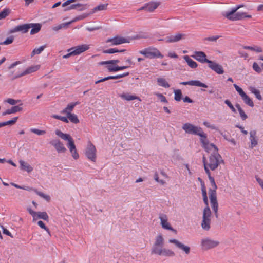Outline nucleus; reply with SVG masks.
<instances>
[{
	"mask_svg": "<svg viewBox=\"0 0 263 263\" xmlns=\"http://www.w3.org/2000/svg\"><path fill=\"white\" fill-rule=\"evenodd\" d=\"M192 57L201 63H208L210 61L206 59V55L202 51H195Z\"/></svg>",
	"mask_w": 263,
	"mask_h": 263,
	"instance_id": "dca6fc26",
	"label": "nucleus"
},
{
	"mask_svg": "<svg viewBox=\"0 0 263 263\" xmlns=\"http://www.w3.org/2000/svg\"><path fill=\"white\" fill-rule=\"evenodd\" d=\"M160 3L156 2H151L146 4V11L149 12H153L154 10L157 9Z\"/></svg>",
	"mask_w": 263,
	"mask_h": 263,
	"instance_id": "b1692460",
	"label": "nucleus"
},
{
	"mask_svg": "<svg viewBox=\"0 0 263 263\" xmlns=\"http://www.w3.org/2000/svg\"><path fill=\"white\" fill-rule=\"evenodd\" d=\"M203 124L208 128H209L212 129L217 130L218 128L214 124H211L208 122H204Z\"/></svg>",
	"mask_w": 263,
	"mask_h": 263,
	"instance_id": "680f3d73",
	"label": "nucleus"
},
{
	"mask_svg": "<svg viewBox=\"0 0 263 263\" xmlns=\"http://www.w3.org/2000/svg\"><path fill=\"white\" fill-rule=\"evenodd\" d=\"M11 12L9 8H5L0 12V20L6 18Z\"/></svg>",
	"mask_w": 263,
	"mask_h": 263,
	"instance_id": "37998d69",
	"label": "nucleus"
},
{
	"mask_svg": "<svg viewBox=\"0 0 263 263\" xmlns=\"http://www.w3.org/2000/svg\"><path fill=\"white\" fill-rule=\"evenodd\" d=\"M211 220L202 219L201 227L202 229L206 231H208L211 229Z\"/></svg>",
	"mask_w": 263,
	"mask_h": 263,
	"instance_id": "c756f323",
	"label": "nucleus"
},
{
	"mask_svg": "<svg viewBox=\"0 0 263 263\" xmlns=\"http://www.w3.org/2000/svg\"><path fill=\"white\" fill-rule=\"evenodd\" d=\"M29 25L30 28H32L30 31L31 34H34L41 30V25L40 24L30 23L29 24Z\"/></svg>",
	"mask_w": 263,
	"mask_h": 263,
	"instance_id": "2f4dec72",
	"label": "nucleus"
},
{
	"mask_svg": "<svg viewBox=\"0 0 263 263\" xmlns=\"http://www.w3.org/2000/svg\"><path fill=\"white\" fill-rule=\"evenodd\" d=\"M107 6H108V4H100V5L97 6V7H95L92 10L91 13H95L99 11H102V10H106L107 9Z\"/></svg>",
	"mask_w": 263,
	"mask_h": 263,
	"instance_id": "e433bc0d",
	"label": "nucleus"
},
{
	"mask_svg": "<svg viewBox=\"0 0 263 263\" xmlns=\"http://www.w3.org/2000/svg\"><path fill=\"white\" fill-rule=\"evenodd\" d=\"M19 31H21L23 33H26L28 32V29L30 28L29 24H23L18 26Z\"/></svg>",
	"mask_w": 263,
	"mask_h": 263,
	"instance_id": "a18cd8bd",
	"label": "nucleus"
},
{
	"mask_svg": "<svg viewBox=\"0 0 263 263\" xmlns=\"http://www.w3.org/2000/svg\"><path fill=\"white\" fill-rule=\"evenodd\" d=\"M221 156L218 153L214 154H211L209 159L207 160L204 156L203 157V162L205 172L208 175L209 179L210 177H212L210 175V170L212 171L215 170L217 168L220 163L222 162Z\"/></svg>",
	"mask_w": 263,
	"mask_h": 263,
	"instance_id": "f257e3e1",
	"label": "nucleus"
},
{
	"mask_svg": "<svg viewBox=\"0 0 263 263\" xmlns=\"http://www.w3.org/2000/svg\"><path fill=\"white\" fill-rule=\"evenodd\" d=\"M223 15L232 21L241 20L244 18L245 12H236V9H231L223 14Z\"/></svg>",
	"mask_w": 263,
	"mask_h": 263,
	"instance_id": "1a4fd4ad",
	"label": "nucleus"
},
{
	"mask_svg": "<svg viewBox=\"0 0 263 263\" xmlns=\"http://www.w3.org/2000/svg\"><path fill=\"white\" fill-rule=\"evenodd\" d=\"M154 95L156 96L160 100L161 102H164L167 103V101L165 98L162 94L158 93V92H155Z\"/></svg>",
	"mask_w": 263,
	"mask_h": 263,
	"instance_id": "864d4df0",
	"label": "nucleus"
},
{
	"mask_svg": "<svg viewBox=\"0 0 263 263\" xmlns=\"http://www.w3.org/2000/svg\"><path fill=\"white\" fill-rule=\"evenodd\" d=\"M191 86H195L203 87V88L208 87V86L205 84L203 83L198 80H192L191 81Z\"/></svg>",
	"mask_w": 263,
	"mask_h": 263,
	"instance_id": "79ce46f5",
	"label": "nucleus"
},
{
	"mask_svg": "<svg viewBox=\"0 0 263 263\" xmlns=\"http://www.w3.org/2000/svg\"><path fill=\"white\" fill-rule=\"evenodd\" d=\"M249 90L252 93H253L255 96L256 98L258 100H261L262 99L260 93V91L259 90L257 89L254 87H250Z\"/></svg>",
	"mask_w": 263,
	"mask_h": 263,
	"instance_id": "c9c22d12",
	"label": "nucleus"
},
{
	"mask_svg": "<svg viewBox=\"0 0 263 263\" xmlns=\"http://www.w3.org/2000/svg\"><path fill=\"white\" fill-rule=\"evenodd\" d=\"M159 218L160 220V224L162 228L176 232V230L171 227L170 223L168 222L167 215L164 214H161L159 215Z\"/></svg>",
	"mask_w": 263,
	"mask_h": 263,
	"instance_id": "f8f14e48",
	"label": "nucleus"
},
{
	"mask_svg": "<svg viewBox=\"0 0 263 263\" xmlns=\"http://www.w3.org/2000/svg\"><path fill=\"white\" fill-rule=\"evenodd\" d=\"M13 37L10 36L8 37L3 43L1 44L8 45L12 43L13 41Z\"/></svg>",
	"mask_w": 263,
	"mask_h": 263,
	"instance_id": "774afa93",
	"label": "nucleus"
},
{
	"mask_svg": "<svg viewBox=\"0 0 263 263\" xmlns=\"http://www.w3.org/2000/svg\"><path fill=\"white\" fill-rule=\"evenodd\" d=\"M66 27V23H63L60 24H58L52 27V30L57 31L60 29H63Z\"/></svg>",
	"mask_w": 263,
	"mask_h": 263,
	"instance_id": "603ef678",
	"label": "nucleus"
},
{
	"mask_svg": "<svg viewBox=\"0 0 263 263\" xmlns=\"http://www.w3.org/2000/svg\"><path fill=\"white\" fill-rule=\"evenodd\" d=\"M106 68L109 71H116L117 66L112 64H106Z\"/></svg>",
	"mask_w": 263,
	"mask_h": 263,
	"instance_id": "338daca9",
	"label": "nucleus"
},
{
	"mask_svg": "<svg viewBox=\"0 0 263 263\" xmlns=\"http://www.w3.org/2000/svg\"><path fill=\"white\" fill-rule=\"evenodd\" d=\"M185 36L184 34L182 33H176L174 35H170L165 37L164 40L166 43H175L177 42ZM159 41H163V39H160Z\"/></svg>",
	"mask_w": 263,
	"mask_h": 263,
	"instance_id": "4468645a",
	"label": "nucleus"
},
{
	"mask_svg": "<svg viewBox=\"0 0 263 263\" xmlns=\"http://www.w3.org/2000/svg\"><path fill=\"white\" fill-rule=\"evenodd\" d=\"M118 79V77H117V76H109V77H105L103 79H100L99 80H98L97 81H96L95 82L96 84H98L99 83H100V82H103L105 81H106V80H109V79Z\"/></svg>",
	"mask_w": 263,
	"mask_h": 263,
	"instance_id": "5fc2aeb1",
	"label": "nucleus"
},
{
	"mask_svg": "<svg viewBox=\"0 0 263 263\" xmlns=\"http://www.w3.org/2000/svg\"><path fill=\"white\" fill-rule=\"evenodd\" d=\"M182 129L187 134H194L199 136L200 137H204L205 133L200 127L196 126L189 123H186L182 125Z\"/></svg>",
	"mask_w": 263,
	"mask_h": 263,
	"instance_id": "39448f33",
	"label": "nucleus"
},
{
	"mask_svg": "<svg viewBox=\"0 0 263 263\" xmlns=\"http://www.w3.org/2000/svg\"><path fill=\"white\" fill-rule=\"evenodd\" d=\"M183 59L191 68H196L197 67V63L191 59L189 56L185 55L183 57Z\"/></svg>",
	"mask_w": 263,
	"mask_h": 263,
	"instance_id": "cd10ccee",
	"label": "nucleus"
},
{
	"mask_svg": "<svg viewBox=\"0 0 263 263\" xmlns=\"http://www.w3.org/2000/svg\"><path fill=\"white\" fill-rule=\"evenodd\" d=\"M220 245L219 240L211 238L209 237H204L201 240L200 246L204 251L213 249L217 248Z\"/></svg>",
	"mask_w": 263,
	"mask_h": 263,
	"instance_id": "7ed1b4c3",
	"label": "nucleus"
},
{
	"mask_svg": "<svg viewBox=\"0 0 263 263\" xmlns=\"http://www.w3.org/2000/svg\"><path fill=\"white\" fill-rule=\"evenodd\" d=\"M37 218H41L45 220H48V216L45 212H36L34 217L33 218V221H35Z\"/></svg>",
	"mask_w": 263,
	"mask_h": 263,
	"instance_id": "393cba45",
	"label": "nucleus"
},
{
	"mask_svg": "<svg viewBox=\"0 0 263 263\" xmlns=\"http://www.w3.org/2000/svg\"><path fill=\"white\" fill-rule=\"evenodd\" d=\"M236 90L238 92L244 102L251 107L254 106L252 99L243 91V90L236 84H234Z\"/></svg>",
	"mask_w": 263,
	"mask_h": 263,
	"instance_id": "9b49d317",
	"label": "nucleus"
},
{
	"mask_svg": "<svg viewBox=\"0 0 263 263\" xmlns=\"http://www.w3.org/2000/svg\"><path fill=\"white\" fill-rule=\"evenodd\" d=\"M220 37L219 35H215L206 37L204 40L209 42H216Z\"/></svg>",
	"mask_w": 263,
	"mask_h": 263,
	"instance_id": "4d7b16f0",
	"label": "nucleus"
},
{
	"mask_svg": "<svg viewBox=\"0 0 263 263\" xmlns=\"http://www.w3.org/2000/svg\"><path fill=\"white\" fill-rule=\"evenodd\" d=\"M22 110V108L20 106H15L12 107L11 109L6 110L5 112H3L2 115L5 116L11 114L20 112Z\"/></svg>",
	"mask_w": 263,
	"mask_h": 263,
	"instance_id": "a878e982",
	"label": "nucleus"
},
{
	"mask_svg": "<svg viewBox=\"0 0 263 263\" xmlns=\"http://www.w3.org/2000/svg\"><path fill=\"white\" fill-rule=\"evenodd\" d=\"M30 131L37 135H42L46 133L45 130H40L36 128H31Z\"/></svg>",
	"mask_w": 263,
	"mask_h": 263,
	"instance_id": "6e6d98bb",
	"label": "nucleus"
},
{
	"mask_svg": "<svg viewBox=\"0 0 263 263\" xmlns=\"http://www.w3.org/2000/svg\"><path fill=\"white\" fill-rule=\"evenodd\" d=\"M78 104H79V102H75L68 104L67 105V111L71 112L73 110L74 107Z\"/></svg>",
	"mask_w": 263,
	"mask_h": 263,
	"instance_id": "3c124183",
	"label": "nucleus"
},
{
	"mask_svg": "<svg viewBox=\"0 0 263 263\" xmlns=\"http://www.w3.org/2000/svg\"><path fill=\"white\" fill-rule=\"evenodd\" d=\"M224 103L230 107V108L233 112H236V109L234 108V106L229 100H226Z\"/></svg>",
	"mask_w": 263,
	"mask_h": 263,
	"instance_id": "bf43d9fd",
	"label": "nucleus"
},
{
	"mask_svg": "<svg viewBox=\"0 0 263 263\" xmlns=\"http://www.w3.org/2000/svg\"><path fill=\"white\" fill-rule=\"evenodd\" d=\"M89 48V45L86 44L73 47L67 50V58L70 56L79 55L87 50Z\"/></svg>",
	"mask_w": 263,
	"mask_h": 263,
	"instance_id": "423d86ee",
	"label": "nucleus"
},
{
	"mask_svg": "<svg viewBox=\"0 0 263 263\" xmlns=\"http://www.w3.org/2000/svg\"><path fill=\"white\" fill-rule=\"evenodd\" d=\"M210 182L211 184V187L209 189V194L210 196V202L212 208L213 209V211L215 212V216L216 217H217L218 205L217 201L216 192L217 187L213 177H210Z\"/></svg>",
	"mask_w": 263,
	"mask_h": 263,
	"instance_id": "f03ea898",
	"label": "nucleus"
},
{
	"mask_svg": "<svg viewBox=\"0 0 263 263\" xmlns=\"http://www.w3.org/2000/svg\"><path fill=\"white\" fill-rule=\"evenodd\" d=\"M5 102L8 103L10 105H14L21 102V101L20 100H14L13 99L9 98L6 100Z\"/></svg>",
	"mask_w": 263,
	"mask_h": 263,
	"instance_id": "13d9d810",
	"label": "nucleus"
},
{
	"mask_svg": "<svg viewBox=\"0 0 263 263\" xmlns=\"http://www.w3.org/2000/svg\"><path fill=\"white\" fill-rule=\"evenodd\" d=\"M212 213L211 210L208 205L204 209L202 219L211 220Z\"/></svg>",
	"mask_w": 263,
	"mask_h": 263,
	"instance_id": "7c9ffc66",
	"label": "nucleus"
},
{
	"mask_svg": "<svg viewBox=\"0 0 263 263\" xmlns=\"http://www.w3.org/2000/svg\"><path fill=\"white\" fill-rule=\"evenodd\" d=\"M175 97L174 99L177 101H179L181 100L182 98V93L180 89L175 90H174Z\"/></svg>",
	"mask_w": 263,
	"mask_h": 263,
	"instance_id": "de8ad7c7",
	"label": "nucleus"
},
{
	"mask_svg": "<svg viewBox=\"0 0 263 263\" xmlns=\"http://www.w3.org/2000/svg\"><path fill=\"white\" fill-rule=\"evenodd\" d=\"M253 69L258 73H260L261 71V68L258 65V64L256 62H254L253 64Z\"/></svg>",
	"mask_w": 263,
	"mask_h": 263,
	"instance_id": "69168bd1",
	"label": "nucleus"
},
{
	"mask_svg": "<svg viewBox=\"0 0 263 263\" xmlns=\"http://www.w3.org/2000/svg\"><path fill=\"white\" fill-rule=\"evenodd\" d=\"M119 96L122 99H124L128 101H132L136 99L139 100V101H141V99L139 97L135 95H131L129 93H123L120 95Z\"/></svg>",
	"mask_w": 263,
	"mask_h": 263,
	"instance_id": "412c9836",
	"label": "nucleus"
},
{
	"mask_svg": "<svg viewBox=\"0 0 263 263\" xmlns=\"http://www.w3.org/2000/svg\"><path fill=\"white\" fill-rule=\"evenodd\" d=\"M18 119V117H14L12 120L0 123V128L6 125H12L14 124Z\"/></svg>",
	"mask_w": 263,
	"mask_h": 263,
	"instance_id": "58836bf2",
	"label": "nucleus"
},
{
	"mask_svg": "<svg viewBox=\"0 0 263 263\" xmlns=\"http://www.w3.org/2000/svg\"><path fill=\"white\" fill-rule=\"evenodd\" d=\"M236 107L237 108V109H238V111L239 112L240 116L241 119L242 120H245L248 118V116L245 114V112H244L243 109L241 108V107H240V105L238 104H237L236 105Z\"/></svg>",
	"mask_w": 263,
	"mask_h": 263,
	"instance_id": "a19ab883",
	"label": "nucleus"
},
{
	"mask_svg": "<svg viewBox=\"0 0 263 263\" xmlns=\"http://www.w3.org/2000/svg\"><path fill=\"white\" fill-rule=\"evenodd\" d=\"M160 256H164L166 257H172L175 255V253L171 250L163 248L160 254Z\"/></svg>",
	"mask_w": 263,
	"mask_h": 263,
	"instance_id": "c85d7f7f",
	"label": "nucleus"
},
{
	"mask_svg": "<svg viewBox=\"0 0 263 263\" xmlns=\"http://www.w3.org/2000/svg\"><path fill=\"white\" fill-rule=\"evenodd\" d=\"M163 248V246H153L152 249V253L159 255Z\"/></svg>",
	"mask_w": 263,
	"mask_h": 263,
	"instance_id": "ea45409f",
	"label": "nucleus"
},
{
	"mask_svg": "<svg viewBox=\"0 0 263 263\" xmlns=\"http://www.w3.org/2000/svg\"><path fill=\"white\" fill-rule=\"evenodd\" d=\"M170 243L174 244L175 247L181 250L185 255H189L191 253V247L185 245L181 241L176 239H170L168 240Z\"/></svg>",
	"mask_w": 263,
	"mask_h": 263,
	"instance_id": "9d476101",
	"label": "nucleus"
},
{
	"mask_svg": "<svg viewBox=\"0 0 263 263\" xmlns=\"http://www.w3.org/2000/svg\"><path fill=\"white\" fill-rule=\"evenodd\" d=\"M124 51H125L124 49L118 50L116 49V48H110V49H108L107 50L104 51L103 52L105 53L111 54V53H116V52H124Z\"/></svg>",
	"mask_w": 263,
	"mask_h": 263,
	"instance_id": "09e8293b",
	"label": "nucleus"
},
{
	"mask_svg": "<svg viewBox=\"0 0 263 263\" xmlns=\"http://www.w3.org/2000/svg\"><path fill=\"white\" fill-rule=\"evenodd\" d=\"M157 84L159 86L164 88L170 87V85L166 80L163 78H158L157 79Z\"/></svg>",
	"mask_w": 263,
	"mask_h": 263,
	"instance_id": "72a5a7b5",
	"label": "nucleus"
},
{
	"mask_svg": "<svg viewBox=\"0 0 263 263\" xmlns=\"http://www.w3.org/2000/svg\"><path fill=\"white\" fill-rule=\"evenodd\" d=\"M202 193L203 196V199L206 205H208V199L206 195V192L204 187L202 188Z\"/></svg>",
	"mask_w": 263,
	"mask_h": 263,
	"instance_id": "8fccbe9b",
	"label": "nucleus"
},
{
	"mask_svg": "<svg viewBox=\"0 0 263 263\" xmlns=\"http://www.w3.org/2000/svg\"><path fill=\"white\" fill-rule=\"evenodd\" d=\"M55 134L59 137H60L61 139L63 140H66V134L63 133L62 132H61L59 129H57L55 132Z\"/></svg>",
	"mask_w": 263,
	"mask_h": 263,
	"instance_id": "052dcab7",
	"label": "nucleus"
},
{
	"mask_svg": "<svg viewBox=\"0 0 263 263\" xmlns=\"http://www.w3.org/2000/svg\"><path fill=\"white\" fill-rule=\"evenodd\" d=\"M86 9V5L81 3H76L68 5L67 1V11L71 10H77L78 11H83Z\"/></svg>",
	"mask_w": 263,
	"mask_h": 263,
	"instance_id": "a211bd4d",
	"label": "nucleus"
},
{
	"mask_svg": "<svg viewBox=\"0 0 263 263\" xmlns=\"http://www.w3.org/2000/svg\"><path fill=\"white\" fill-rule=\"evenodd\" d=\"M243 48L245 49H248V50H250L251 51H255L257 53H260V52H261L262 51V48L259 47V46H244L243 47Z\"/></svg>",
	"mask_w": 263,
	"mask_h": 263,
	"instance_id": "f704fd0d",
	"label": "nucleus"
},
{
	"mask_svg": "<svg viewBox=\"0 0 263 263\" xmlns=\"http://www.w3.org/2000/svg\"><path fill=\"white\" fill-rule=\"evenodd\" d=\"M19 163L20 164V168L21 170L27 171L28 173L31 172L33 170V167L23 160H20Z\"/></svg>",
	"mask_w": 263,
	"mask_h": 263,
	"instance_id": "bb28decb",
	"label": "nucleus"
},
{
	"mask_svg": "<svg viewBox=\"0 0 263 263\" xmlns=\"http://www.w3.org/2000/svg\"><path fill=\"white\" fill-rule=\"evenodd\" d=\"M69 121L73 124H78L80 121L78 116L71 112L67 111V122Z\"/></svg>",
	"mask_w": 263,
	"mask_h": 263,
	"instance_id": "4be33fe9",
	"label": "nucleus"
},
{
	"mask_svg": "<svg viewBox=\"0 0 263 263\" xmlns=\"http://www.w3.org/2000/svg\"><path fill=\"white\" fill-rule=\"evenodd\" d=\"M71 156L72 157V158L75 159V160H77L79 158V155L77 152V149H74L73 151H70L69 152Z\"/></svg>",
	"mask_w": 263,
	"mask_h": 263,
	"instance_id": "e2e57ef3",
	"label": "nucleus"
},
{
	"mask_svg": "<svg viewBox=\"0 0 263 263\" xmlns=\"http://www.w3.org/2000/svg\"><path fill=\"white\" fill-rule=\"evenodd\" d=\"M40 67V66L39 65H33V66L29 67L25 70H24L23 72L20 73L18 77H22V76H25L27 74H30L32 72H35L37 70L39 69Z\"/></svg>",
	"mask_w": 263,
	"mask_h": 263,
	"instance_id": "aec40b11",
	"label": "nucleus"
},
{
	"mask_svg": "<svg viewBox=\"0 0 263 263\" xmlns=\"http://www.w3.org/2000/svg\"><path fill=\"white\" fill-rule=\"evenodd\" d=\"M208 63L209 64V67L218 74H221L223 73L224 70L222 66L218 63L210 60Z\"/></svg>",
	"mask_w": 263,
	"mask_h": 263,
	"instance_id": "f3484780",
	"label": "nucleus"
},
{
	"mask_svg": "<svg viewBox=\"0 0 263 263\" xmlns=\"http://www.w3.org/2000/svg\"><path fill=\"white\" fill-rule=\"evenodd\" d=\"M33 192H34L40 197L45 199L46 201L49 202L50 201L51 198L49 195L45 194L42 192L38 191L37 190H33Z\"/></svg>",
	"mask_w": 263,
	"mask_h": 263,
	"instance_id": "4c0bfd02",
	"label": "nucleus"
},
{
	"mask_svg": "<svg viewBox=\"0 0 263 263\" xmlns=\"http://www.w3.org/2000/svg\"><path fill=\"white\" fill-rule=\"evenodd\" d=\"M128 40L123 37L117 36L113 38L108 39L106 40V43H110L111 46L120 45L125 43H129Z\"/></svg>",
	"mask_w": 263,
	"mask_h": 263,
	"instance_id": "ddd939ff",
	"label": "nucleus"
},
{
	"mask_svg": "<svg viewBox=\"0 0 263 263\" xmlns=\"http://www.w3.org/2000/svg\"><path fill=\"white\" fill-rule=\"evenodd\" d=\"M37 224L39 227H40L41 228L44 229L46 231L48 232L49 234H50V231L49 229L45 226V224L42 221H39L37 222Z\"/></svg>",
	"mask_w": 263,
	"mask_h": 263,
	"instance_id": "0e129e2a",
	"label": "nucleus"
},
{
	"mask_svg": "<svg viewBox=\"0 0 263 263\" xmlns=\"http://www.w3.org/2000/svg\"><path fill=\"white\" fill-rule=\"evenodd\" d=\"M206 137V135L205 134V137H202L200 139L202 146L205 150L208 153H211V154H214L216 153H218L217 147L214 144L210 143Z\"/></svg>",
	"mask_w": 263,
	"mask_h": 263,
	"instance_id": "0eeeda50",
	"label": "nucleus"
},
{
	"mask_svg": "<svg viewBox=\"0 0 263 263\" xmlns=\"http://www.w3.org/2000/svg\"><path fill=\"white\" fill-rule=\"evenodd\" d=\"M119 62V60H112L106 61H102L99 63V65H103V64H112L114 65H116Z\"/></svg>",
	"mask_w": 263,
	"mask_h": 263,
	"instance_id": "49530a36",
	"label": "nucleus"
},
{
	"mask_svg": "<svg viewBox=\"0 0 263 263\" xmlns=\"http://www.w3.org/2000/svg\"><path fill=\"white\" fill-rule=\"evenodd\" d=\"M67 147L69 152L76 149V147L72 138L68 134H67Z\"/></svg>",
	"mask_w": 263,
	"mask_h": 263,
	"instance_id": "5701e85b",
	"label": "nucleus"
},
{
	"mask_svg": "<svg viewBox=\"0 0 263 263\" xmlns=\"http://www.w3.org/2000/svg\"><path fill=\"white\" fill-rule=\"evenodd\" d=\"M96 152L95 146L91 142H88L85 151L86 157L91 161L95 162L97 157Z\"/></svg>",
	"mask_w": 263,
	"mask_h": 263,
	"instance_id": "6e6552de",
	"label": "nucleus"
},
{
	"mask_svg": "<svg viewBox=\"0 0 263 263\" xmlns=\"http://www.w3.org/2000/svg\"><path fill=\"white\" fill-rule=\"evenodd\" d=\"M46 46H42L39 48H35L31 52V57H33L35 54H40L45 48Z\"/></svg>",
	"mask_w": 263,
	"mask_h": 263,
	"instance_id": "c03bdc74",
	"label": "nucleus"
},
{
	"mask_svg": "<svg viewBox=\"0 0 263 263\" xmlns=\"http://www.w3.org/2000/svg\"><path fill=\"white\" fill-rule=\"evenodd\" d=\"M139 53L143 55L145 58L149 59L163 58V55L156 48L149 47L143 50L139 51Z\"/></svg>",
	"mask_w": 263,
	"mask_h": 263,
	"instance_id": "20e7f679",
	"label": "nucleus"
},
{
	"mask_svg": "<svg viewBox=\"0 0 263 263\" xmlns=\"http://www.w3.org/2000/svg\"><path fill=\"white\" fill-rule=\"evenodd\" d=\"M50 143L54 147L58 153H63L65 152V148L64 145L59 140H52L50 142Z\"/></svg>",
	"mask_w": 263,
	"mask_h": 263,
	"instance_id": "6ab92c4d",
	"label": "nucleus"
},
{
	"mask_svg": "<svg viewBox=\"0 0 263 263\" xmlns=\"http://www.w3.org/2000/svg\"><path fill=\"white\" fill-rule=\"evenodd\" d=\"M164 239L162 234H159L155 238V241L153 246H163Z\"/></svg>",
	"mask_w": 263,
	"mask_h": 263,
	"instance_id": "473e14b6",
	"label": "nucleus"
},
{
	"mask_svg": "<svg viewBox=\"0 0 263 263\" xmlns=\"http://www.w3.org/2000/svg\"><path fill=\"white\" fill-rule=\"evenodd\" d=\"M249 140L250 144L249 147L251 149L256 147L258 143V138L257 136V132L256 130H251L249 132Z\"/></svg>",
	"mask_w": 263,
	"mask_h": 263,
	"instance_id": "2eb2a0df",
	"label": "nucleus"
}]
</instances>
